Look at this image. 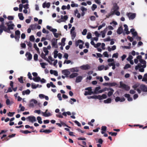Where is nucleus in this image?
<instances>
[{"label": "nucleus", "instance_id": "obj_35", "mask_svg": "<svg viewBox=\"0 0 147 147\" xmlns=\"http://www.w3.org/2000/svg\"><path fill=\"white\" fill-rule=\"evenodd\" d=\"M20 131L23 134H27L28 133H30L31 132V131H29L27 130H25V131L21 130Z\"/></svg>", "mask_w": 147, "mask_h": 147}, {"label": "nucleus", "instance_id": "obj_36", "mask_svg": "<svg viewBox=\"0 0 147 147\" xmlns=\"http://www.w3.org/2000/svg\"><path fill=\"white\" fill-rule=\"evenodd\" d=\"M37 119L39 123L40 124H42V122L41 120L42 119L41 117L40 116L38 117L37 118Z\"/></svg>", "mask_w": 147, "mask_h": 147}, {"label": "nucleus", "instance_id": "obj_6", "mask_svg": "<svg viewBox=\"0 0 147 147\" xmlns=\"http://www.w3.org/2000/svg\"><path fill=\"white\" fill-rule=\"evenodd\" d=\"M135 13H127V15L128 17L129 20L134 19L136 16Z\"/></svg>", "mask_w": 147, "mask_h": 147}, {"label": "nucleus", "instance_id": "obj_54", "mask_svg": "<svg viewBox=\"0 0 147 147\" xmlns=\"http://www.w3.org/2000/svg\"><path fill=\"white\" fill-rule=\"evenodd\" d=\"M131 67V65L129 64H127L125 65V66L124 67V68L125 69H127L129 68H130Z\"/></svg>", "mask_w": 147, "mask_h": 147}, {"label": "nucleus", "instance_id": "obj_1", "mask_svg": "<svg viewBox=\"0 0 147 147\" xmlns=\"http://www.w3.org/2000/svg\"><path fill=\"white\" fill-rule=\"evenodd\" d=\"M119 7L116 3H114L113 4V6L112 7L111 11L112 15L115 14L117 16H119L120 13L118 11L119 9Z\"/></svg>", "mask_w": 147, "mask_h": 147}, {"label": "nucleus", "instance_id": "obj_46", "mask_svg": "<svg viewBox=\"0 0 147 147\" xmlns=\"http://www.w3.org/2000/svg\"><path fill=\"white\" fill-rule=\"evenodd\" d=\"M15 113V112H9L7 113V115L9 117H12Z\"/></svg>", "mask_w": 147, "mask_h": 147}, {"label": "nucleus", "instance_id": "obj_31", "mask_svg": "<svg viewBox=\"0 0 147 147\" xmlns=\"http://www.w3.org/2000/svg\"><path fill=\"white\" fill-rule=\"evenodd\" d=\"M30 28L32 30H33L36 28V24H32L30 26Z\"/></svg>", "mask_w": 147, "mask_h": 147}, {"label": "nucleus", "instance_id": "obj_37", "mask_svg": "<svg viewBox=\"0 0 147 147\" xmlns=\"http://www.w3.org/2000/svg\"><path fill=\"white\" fill-rule=\"evenodd\" d=\"M100 89V86H98L95 88L94 91V94H97L98 93L96 92L98 91Z\"/></svg>", "mask_w": 147, "mask_h": 147}, {"label": "nucleus", "instance_id": "obj_20", "mask_svg": "<svg viewBox=\"0 0 147 147\" xmlns=\"http://www.w3.org/2000/svg\"><path fill=\"white\" fill-rule=\"evenodd\" d=\"M41 78L39 77H34L32 78V80L35 82H38L40 80Z\"/></svg>", "mask_w": 147, "mask_h": 147}, {"label": "nucleus", "instance_id": "obj_12", "mask_svg": "<svg viewBox=\"0 0 147 147\" xmlns=\"http://www.w3.org/2000/svg\"><path fill=\"white\" fill-rule=\"evenodd\" d=\"M62 73L66 76H67L70 74V72L67 69H64L62 71Z\"/></svg>", "mask_w": 147, "mask_h": 147}, {"label": "nucleus", "instance_id": "obj_61", "mask_svg": "<svg viewBox=\"0 0 147 147\" xmlns=\"http://www.w3.org/2000/svg\"><path fill=\"white\" fill-rule=\"evenodd\" d=\"M87 30L86 29H84L83 31L82 32V34L83 35H86V33L87 32Z\"/></svg>", "mask_w": 147, "mask_h": 147}, {"label": "nucleus", "instance_id": "obj_33", "mask_svg": "<svg viewBox=\"0 0 147 147\" xmlns=\"http://www.w3.org/2000/svg\"><path fill=\"white\" fill-rule=\"evenodd\" d=\"M43 51L45 53V55H47L48 54L49 51L48 50L47 48L46 47H44L43 48Z\"/></svg>", "mask_w": 147, "mask_h": 147}, {"label": "nucleus", "instance_id": "obj_26", "mask_svg": "<svg viewBox=\"0 0 147 147\" xmlns=\"http://www.w3.org/2000/svg\"><path fill=\"white\" fill-rule=\"evenodd\" d=\"M70 33L71 34L72 39H74L76 36V32L74 31H70Z\"/></svg>", "mask_w": 147, "mask_h": 147}, {"label": "nucleus", "instance_id": "obj_29", "mask_svg": "<svg viewBox=\"0 0 147 147\" xmlns=\"http://www.w3.org/2000/svg\"><path fill=\"white\" fill-rule=\"evenodd\" d=\"M111 99L110 98H109L106 100L104 101V102L105 103H110L111 102Z\"/></svg>", "mask_w": 147, "mask_h": 147}, {"label": "nucleus", "instance_id": "obj_7", "mask_svg": "<svg viewBox=\"0 0 147 147\" xmlns=\"http://www.w3.org/2000/svg\"><path fill=\"white\" fill-rule=\"evenodd\" d=\"M26 119L27 120H28V121L32 123L36 121V117L33 116H29Z\"/></svg>", "mask_w": 147, "mask_h": 147}, {"label": "nucleus", "instance_id": "obj_44", "mask_svg": "<svg viewBox=\"0 0 147 147\" xmlns=\"http://www.w3.org/2000/svg\"><path fill=\"white\" fill-rule=\"evenodd\" d=\"M23 7V5L22 4H20L19 5V11L21 12L22 11V9Z\"/></svg>", "mask_w": 147, "mask_h": 147}, {"label": "nucleus", "instance_id": "obj_53", "mask_svg": "<svg viewBox=\"0 0 147 147\" xmlns=\"http://www.w3.org/2000/svg\"><path fill=\"white\" fill-rule=\"evenodd\" d=\"M38 85L37 84V85H36L34 84H32V88L33 89H36L38 87Z\"/></svg>", "mask_w": 147, "mask_h": 147}, {"label": "nucleus", "instance_id": "obj_40", "mask_svg": "<svg viewBox=\"0 0 147 147\" xmlns=\"http://www.w3.org/2000/svg\"><path fill=\"white\" fill-rule=\"evenodd\" d=\"M104 68V66L103 65H102L98 66V69L99 71H101Z\"/></svg>", "mask_w": 147, "mask_h": 147}, {"label": "nucleus", "instance_id": "obj_32", "mask_svg": "<svg viewBox=\"0 0 147 147\" xmlns=\"http://www.w3.org/2000/svg\"><path fill=\"white\" fill-rule=\"evenodd\" d=\"M70 71L71 72H78V70L77 67L72 68L70 69Z\"/></svg>", "mask_w": 147, "mask_h": 147}, {"label": "nucleus", "instance_id": "obj_24", "mask_svg": "<svg viewBox=\"0 0 147 147\" xmlns=\"http://www.w3.org/2000/svg\"><path fill=\"white\" fill-rule=\"evenodd\" d=\"M92 94H94L93 92L92 91V90H89L88 91H85L84 93V95L86 96L88 95H90Z\"/></svg>", "mask_w": 147, "mask_h": 147}, {"label": "nucleus", "instance_id": "obj_55", "mask_svg": "<svg viewBox=\"0 0 147 147\" xmlns=\"http://www.w3.org/2000/svg\"><path fill=\"white\" fill-rule=\"evenodd\" d=\"M91 37H92V35H91V33L90 32H88V33L87 36H86L87 38L88 39H89L90 38H91Z\"/></svg>", "mask_w": 147, "mask_h": 147}, {"label": "nucleus", "instance_id": "obj_62", "mask_svg": "<svg viewBox=\"0 0 147 147\" xmlns=\"http://www.w3.org/2000/svg\"><path fill=\"white\" fill-rule=\"evenodd\" d=\"M114 91H109L107 94V95L109 97L111 96V95H112L113 94V92Z\"/></svg>", "mask_w": 147, "mask_h": 147}, {"label": "nucleus", "instance_id": "obj_64", "mask_svg": "<svg viewBox=\"0 0 147 147\" xmlns=\"http://www.w3.org/2000/svg\"><path fill=\"white\" fill-rule=\"evenodd\" d=\"M27 45L28 46V47H30V48L32 47V44L30 42H27Z\"/></svg>", "mask_w": 147, "mask_h": 147}, {"label": "nucleus", "instance_id": "obj_51", "mask_svg": "<svg viewBox=\"0 0 147 147\" xmlns=\"http://www.w3.org/2000/svg\"><path fill=\"white\" fill-rule=\"evenodd\" d=\"M105 23H103L102 24V25H100L99 26L98 28V30H100V29L103 27H104L105 26Z\"/></svg>", "mask_w": 147, "mask_h": 147}, {"label": "nucleus", "instance_id": "obj_21", "mask_svg": "<svg viewBox=\"0 0 147 147\" xmlns=\"http://www.w3.org/2000/svg\"><path fill=\"white\" fill-rule=\"evenodd\" d=\"M78 75L77 73H74L71 74L69 76V77L70 78H72L74 77H77Z\"/></svg>", "mask_w": 147, "mask_h": 147}, {"label": "nucleus", "instance_id": "obj_25", "mask_svg": "<svg viewBox=\"0 0 147 147\" xmlns=\"http://www.w3.org/2000/svg\"><path fill=\"white\" fill-rule=\"evenodd\" d=\"M82 43V44H84V42L82 40H78L77 41H76V47H77L79 45L80 43Z\"/></svg>", "mask_w": 147, "mask_h": 147}, {"label": "nucleus", "instance_id": "obj_42", "mask_svg": "<svg viewBox=\"0 0 147 147\" xmlns=\"http://www.w3.org/2000/svg\"><path fill=\"white\" fill-rule=\"evenodd\" d=\"M71 3H73L71 4V7H78V5L77 4H75L74 3V2L73 1H72Z\"/></svg>", "mask_w": 147, "mask_h": 147}, {"label": "nucleus", "instance_id": "obj_17", "mask_svg": "<svg viewBox=\"0 0 147 147\" xmlns=\"http://www.w3.org/2000/svg\"><path fill=\"white\" fill-rule=\"evenodd\" d=\"M124 27L125 28L124 30L125 31V33L127 34H130V32L128 31V29L127 26L126 24L124 25Z\"/></svg>", "mask_w": 147, "mask_h": 147}, {"label": "nucleus", "instance_id": "obj_23", "mask_svg": "<svg viewBox=\"0 0 147 147\" xmlns=\"http://www.w3.org/2000/svg\"><path fill=\"white\" fill-rule=\"evenodd\" d=\"M30 92V90L29 89H27L26 90L23 91L22 92L23 95H24L25 94H29Z\"/></svg>", "mask_w": 147, "mask_h": 147}, {"label": "nucleus", "instance_id": "obj_60", "mask_svg": "<svg viewBox=\"0 0 147 147\" xmlns=\"http://www.w3.org/2000/svg\"><path fill=\"white\" fill-rule=\"evenodd\" d=\"M133 58V57L132 55H129L128 57L127 58V59L128 61H129L132 60Z\"/></svg>", "mask_w": 147, "mask_h": 147}, {"label": "nucleus", "instance_id": "obj_22", "mask_svg": "<svg viewBox=\"0 0 147 147\" xmlns=\"http://www.w3.org/2000/svg\"><path fill=\"white\" fill-rule=\"evenodd\" d=\"M82 79V77L81 76H78L76 78V83H78L80 82Z\"/></svg>", "mask_w": 147, "mask_h": 147}, {"label": "nucleus", "instance_id": "obj_39", "mask_svg": "<svg viewBox=\"0 0 147 147\" xmlns=\"http://www.w3.org/2000/svg\"><path fill=\"white\" fill-rule=\"evenodd\" d=\"M104 92L106 91V90H110V91H114V90L111 88H107L106 87L104 89Z\"/></svg>", "mask_w": 147, "mask_h": 147}, {"label": "nucleus", "instance_id": "obj_43", "mask_svg": "<svg viewBox=\"0 0 147 147\" xmlns=\"http://www.w3.org/2000/svg\"><path fill=\"white\" fill-rule=\"evenodd\" d=\"M29 39L30 41L32 42H34L35 39V38L34 36L33 35H31L30 36V37Z\"/></svg>", "mask_w": 147, "mask_h": 147}, {"label": "nucleus", "instance_id": "obj_50", "mask_svg": "<svg viewBox=\"0 0 147 147\" xmlns=\"http://www.w3.org/2000/svg\"><path fill=\"white\" fill-rule=\"evenodd\" d=\"M109 134L110 135H111L112 136H115L117 135V132H109Z\"/></svg>", "mask_w": 147, "mask_h": 147}, {"label": "nucleus", "instance_id": "obj_56", "mask_svg": "<svg viewBox=\"0 0 147 147\" xmlns=\"http://www.w3.org/2000/svg\"><path fill=\"white\" fill-rule=\"evenodd\" d=\"M97 8V5L95 4H93L92 5V11H94L95 9L96 8Z\"/></svg>", "mask_w": 147, "mask_h": 147}, {"label": "nucleus", "instance_id": "obj_28", "mask_svg": "<svg viewBox=\"0 0 147 147\" xmlns=\"http://www.w3.org/2000/svg\"><path fill=\"white\" fill-rule=\"evenodd\" d=\"M61 19L63 20V21H64V22H65V21L67 20L68 18V17L67 15L65 16H64L62 15H61Z\"/></svg>", "mask_w": 147, "mask_h": 147}, {"label": "nucleus", "instance_id": "obj_30", "mask_svg": "<svg viewBox=\"0 0 147 147\" xmlns=\"http://www.w3.org/2000/svg\"><path fill=\"white\" fill-rule=\"evenodd\" d=\"M18 16L20 19L21 20H23L24 19V17L23 16V14L22 13H19L18 14Z\"/></svg>", "mask_w": 147, "mask_h": 147}, {"label": "nucleus", "instance_id": "obj_49", "mask_svg": "<svg viewBox=\"0 0 147 147\" xmlns=\"http://www.w3.org/2000/svg\"><path fill=\"white\" fill-rule=\"evenodd\" d=\"M65 63H66L67 64H68L70 63H71V64H73V62H71V61L70 60H68L67 61L65 60L64 62V64H65Z\"/></svg>", "mask_w": 147, "mask_h": 147}, {"label": "nucleus", "instance_id": "obj_10", "mask_svg": "<svg viewBox=\"0 0 147 147\" xmlns=\"http://www.w3.org/2000/svg\"><path fill=\"white\" fill-rule=\"evenodd\" d=\"M81 68L83 70H87L90 69V67L88 64L84 65L81 66Z\"/></svg>", "mask_w": 147, "mask_h": 147}, {"label": "nucleus", "instance_id": "obj_45", "mask_svg": "<svg viewBox=\"0 0 147 147\" xmlns=\"http://www.w3.org/2000/svg\"><path fill=\"white\" fill-rule=\"evenodd\" d=\"M109 86L110 87H111L113 86H115L117 85V84L115 82L113 83H109Z\"/></svg>", "mask_w": 147, "mask_h": 147}, {"label": "nucleus", "instance_id": "obj_47", "mask_svg": "<svg viewBox=\"0 0 147 147\" xmlns=\"http://www.w3.org/2000/svg\"><path fill=\"white\" fill-rule=\"evenodd\" d=\"M18 81L21 83H24L23 81V77L21 76L20 78H18Z\"/></svg>", "mask_w": 147, "mask_h": 147}, {"label": "nucleus", "instance_id": "obj_58", "mask_svg": "<svg viewBox=\"0 0 147 147\" xmlns=\"http://www.w3.org/2000/svg\"><path fill=\"white\" fill-rule=\"evenodd\" d=\"M28 78H29L30 80H32V76L30 72H28Z\"/></svg>", "mask_w": 147, "mask_h": 147}, {"label": "nucleus", "instance_id": "obj_63", "mask_svg": "<svg viewBox=\"0 0 147 147\" xmlns=\"http://www.w3.org/2000/svg\"><path fill=\"white\" fill-rule=\"evenodd\" d=\"M38 55L37 54H35L34 56V59L35 61L38 60Z\"/></svg>", "mask_w": 147, "mask_h": 147}, {"label": "nucleus", "instance_id": "obj_52", "mask_svg": "<svg viewBox=\"0 0 147 147\" xmlns=\"http://www.w3.org/2000/svg\"><path fill=\"white\" fill-rule=\"evenodd\" d=\"M60 123L61 124V125H62L63 126H66L67 127H68L69 128H71V127H70L68 125H66L65 123L61 121Z\"/></svg>", "mask_w": 147, "mask_h": 147}, {"label": "nucleus", "instance_id": "obj_16", "mask_svg": "<svg viewBox=\"0 0 147 147\" xmlns=\"http://www.w3.org/2000/svg\"><path fill=\"white\" fill-rule=\"evenodd\" d=\"M98 99L99 100H101L103 99H106L107 98V96L106 94H102V96L100 95H98Z\"/></svg>", "mask_w": 147, "mask_h": 147}, {"label": "nucleus", "instance_id": "obj_41", "mask_svg": "<svg viewBox=\"0 0 147 147\" xmlns=\"http://www.w3.org/2000/svg\"><path fill=\"white\" fill-rule=\"evenodd\" d=\"M43 131L44 133H45L46 134H49L51 132H52V130L50 129H46L44 130Z\"/></svg>", "mask_w": 147, "mask_h": 147}, {"label": "nucleus", "instance_id": "obj_18", "mask_svg": "<svg viewBox=\"0 0 147 147\" xmlns=\"http://www.w3.org/2000/svg\"><path fill=\"white\" fill-rule=\"evenodd\" d=\"M123 30L122 26H120L118 28L117 31V32L118 34H120L123 32Z\"/></svg>", "mask_w": 147, "mask_h": 147}, {"label": "nucleus", "instance_id": "obj_27", "mask_svg": "<svg viewBox=\"0 0 147 147\" xmlns=\"http://www.w3.org/2000/svg\"><path fill=\"white\" fill-rule=\"evenodd\" d=\"M101 130L102 131L101 133L102 134H103L105 133V132L107 129V127L105 126H102L101 127Z\"/></svg>", "mask_w": 147, "mask_h": 147}, {"label": "nucleus", "instance_id": "obj_4", "mask_svg": "<svg viewBox=\"0 0 147 147\" xmlns=\"http://www.w3.org/2000/svg\"><path fill=\"white\" fill-rule=\"evenodd\" d=\"M119 83L120 86H119V88H121L126 91H128L129 90L130 87L129 86H128L127 85L123 84L122 81L120 82Z\"/></svg>", "mask_w": 147, "mask_h": 147}, {"label": "nucleus", "instance_id": "obj_38", "mask_svg": "<svg viewBox=\"0 0 147 147\" xmlns=\"http://www.w3.org/2000/svg\"><path fill=\"white\" fill-rule=\"evenodd\" d=\"M19 107L20 108V111H24L25 110V107L24 106H22L21 104H20L19 106Z\"/></svg>", "mask_w": 147, "mask_h": 147}, {"label": "nucleus", "instance_id": "obj_3", "mask_svg": "<svg viewBox=\"0 0 147 147\" xmlns=\"http://www.w3.org/2000/svg\"><path fill=\"white\" fill-rule=\"evenodd\" d=\"M3 31L8 33L9 32L7 30V28L5 26L4 23H3L0 25V35H1Z\"/></svg>", "mask_w": 147, "mask_h": 147}, {"label": "nucleus", "instance_id": "obj_48", "mask_svg": "<svg viewBox=\"0 0 147 147\" xmlns=\"http://www.w3.org/2000/svg\"><path fill=\"white\" fill-rule=\"evenodd\" d=\"M20 32L19 30H17L15 32V36H20Z\"/></svg>", "mask_w": 147, "mask_h": 147}, {"label": "nucleus", "instance_id": "obj_14", "mask_svg": "<svg viewBox=\"0 0 147 147\" xmlns=\"http://www.w3.org/2000/svg\"><path fill=\"white\" fill-rule=\"evenodd\" d=\"M125 97L127 98V100L129 101H132L133 100L132 98L130 97V96L129 94H126L124 95Z\"/></svg>", "mask_w": 147, "mask_h": 147}, {"label": "nucleus", "instance_id": "obj_8", "mask_svg": "<svg viewBox=\"0 0 147 147\" xmlns=\"http://www.w3.org/2000/svg\"><path fill=\"white\" fill-rule=\"evenodd\" d=\"M15 25L13 24H11L9 25H8L7 30L9 32V33H11V31H10L11 30H13L14 29V27Z\"/></svg>", "mask_w": 147, "mask_h": 147}, {"label": "nucleus", "instance_id": "obj_9", "mask_svg": "<svg viewBox=\"0 0 147 147\" xmlns=\"http://www.w3.org/2000/svg\"><path fill=\"white\" fill-rule=\"evenodd\" d=\"M50 3L49 2L46 3V2L44 3L42 5V6L43 8H45L47 7L49 8L50 7Z\"/></svg>", "mask_w": 147, "mask_h": 147}, {"label": "nucleus", "instance_id": "obj_15", "mask_svg": "<svg viewBox=\"0 0 147 147\" xmlns=\"http://www.w3.org/2000/svg\"><path fill=\"white\" fill-rule=\"evenodd\" d=\"M47 111L48 110L47 109L46 110L45 112H42L43 116L45 117H48L51 115V113H50L49 112L47 113Z\"/></svg>", "mask_w": 147, "mask_h": 147}, {"label": "nucleus", "instance_id": "obj_13", "mask_svg": "<svg viewBox=\"0 0 147 147\" xmlns=\"http://www.w3.org/2000/svg\"><path fill=\"white\" fill-rule=\"evenodd\" d=\"M26 56L27 57L28 60H30L32 59V55L29 52H27L26 54Z\"/></svg>", "mask_w": 147, "mask_h": 147}, {"label": "nucleus", "instance_id": "obj_34", "mask_svg": "<svg viewBox=\"0 0 147 147\" xmlns=\"http://www.w3.org/2000/svg\"><path fill=\"white\" fill-rule=\"evenodd\" d=\"M142 81L144 82H147V73L144 74V77L142 80Z\"/></svg>", "mask_w": 147, "mask_h": 147}, {"label": "nucleus", "instance_id": "obj_2", "mask_svg": "<svg viewBox=\"0 0 147 147\" xmlns=\"http://www.w3.org/2000/svg\"><path fill=\"white\" fill-rule=\"evenodd\" d=\"M139 62L140 63H138L137 65H136L135 67V69L137 70L139 68L141 67L145 68L146 67V62L143 59H141L139 60Z\"/></svg>", "mask_w": 147, "mask_h": 147}, {"label": "nucleus", "instance_id": "obj_19", "mask_svg": "<svg viewBox=\"0 0 147 147\" xmlns=\"http://www.w3.org/2000/svg\"><path fill=\"white\" fill-rule=\"evenodd\" d=\"M50 73L51 74H53L55 76H57L58 75L57 72L55 70L51 69L50 70Z\"/></svg>", "mask_w": 147, "mask_h": 147}, {"label": "nucleus", "instance_id": "obj_5", "mask_svg": "<svg viewBox=\"0 0 147 147\" xmlns=\"http://www.w3.org/2000/svg\"><path fill=\"white\" fill-rule=\"evenodd\" d=\"M58 39L55 38H53L51 41V45L53 48H57L58 47L57 45Z\"/></svg>", "mask_w": 147, "mask_h": 147}, {"label": "nucleus", "instance_id": "obj_59", "mask_svg": "<svg viewBox=\"0 0 147 147\" xmlns=\"http://www.w3.org/2000/svg\"><path fill=\"white\" fill-rule=\"evenodd\" d=\"M34 47L36 49V50L37 51H39V49L38 47L36 44V43H34Z\"/></svg>", "mask_w": 147, "mask_h": 147}, {"label": "nucleus", "instance_id": "obj_11", "mask_svg": "<svg viewBox=\"0 0 147 147\" xmlns=\"http://www.w3.org/2000/svg\"><path fill=\"white\" fill-rule=\"evenodd\" d=\"M140 88L143 92H147V88L145 85H141L140 86Z\"/></svg>", "mask_w": 147, "mask_h": 147}, {"label": "nucleus", "instance_id": "obj_57", "mask_svg": "<svg viewBox=\"0 0 147 147\" xmlns=\"http://www.w3.org/2000/svg\"><path fill=\"white\" fill-rule=\"evenodd\" d=\"M127 38L129 40V41L131 42H132V41H133L134 40L133 38L132 37H130L129 36H127Z\"/></svg>", "mask_w": 147, "mask_h": 147}]
</instances>
